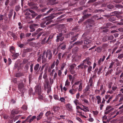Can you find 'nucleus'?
Returning a JSON list of instances; mask_svg holds the SVG:
<instances>
[{
    "label": "nucleus",
    "mask_w": 123,
    "mask_h": 123,
    "mask_svg": "<svg viewBox=\"0 0 123 123\" xmlns=\"http://www.w3.org/2000/svg\"><path fill=\"white\" fill-rule=\"evenodd\" d=\"M25 34L24 33H21L20 35V37L21 39L25 38Z\"/></svg>",
    "instance_id": "51"
},
{
    "label": "nucleus",
    "mask_w": 123,
    "mask_h": 123,
    "mask_svg": "<svg viewBox=\"0 0 123 123\" xmlns=\"http://www.w3.org/2000/svg\"><path fill=\"white\" fill-rule=\"evenodd\" d=\"M66 106L67 110L70 111H72V107L70 104H68L65 105Z\"/></svg>",
    "instance_id": "15"
},
{
    "label": "nucleus",
    "mask_w": 123,
    "mask_h": 123,
    "mask_svg": "<svg viewBox=\"0 0 123 123\" xmlns=\"http://www.w3.org/2000/svg\"><path fill=\"white\" fill-rule=\"evenodd\" d=\"M113 71V70L112 69H108V71L105 74L106 76L110 75L111 74L112 71Z\"/></svg>",
    "instance_id": "26"
},
{
    "label": "nucleus",
    "mask_w": 123,
    "mask_h": 123,
    "mask_svg": "<svg viewBox=\"0 0 123 123\" xmlns=\"http://www.w3.org/2000/svg\"><path fill=\"white\" fill-rule=\"evenodd\" d=\"M74 102L76 106L78 105H81V104L79 102V100L77 99L75 100L74 101Z\"/></svg>",
    "instance_id": "31"
},
{
    "label": "nucleus",
    "mask_w": 123,
    "mask_h": 123,
    "mask_svg": "<svg viewBox=\"0 0 123 123\" xmlns=\"http://www.w3.org/2000/svg\"><path fill=\"white\" fill-rule=\"evenodd\" d=\"M43 113L42 112H41L40 113L38 116L37 117V120L38 121L42 117L43 115Z\"/></svg>",
    "instance_id": "21"
},
{
    "label": "nucleus",
    "mask_w": 123,
    "mask_h": 123,
    "mask_svg": "<svg viewBox=\"0 0 123 123\" xmlns=\"http://www.w3.org/2000/svg\"><path fill=\"white\" fill-rule=\"evenodd\" d=\"M89 84L90 87L91 88H92L94 86V84L92 78H90L88 83V84Z\"/></svg>",
    "instance_id": "14"
},
{
    "label": "nucleus",
    "mask_w": 123,
    "mask_h": 123,
    "mask_svg": "<svg viewBox=\"0 0 123 123\" xmlns=\"http://www.w3.org/2000/svg\"><path fill=\"white\" fill-rule=\"evenodd\" d=\"M77 113H79V116H81L82 117H84L85 118H86V116H84L82 114V112L80 111H77Z\"/></svg>",
    "instance_id": "33"
},
{
    "label": "nucleus",
    "mask_w": 123,
    "mask_h": 123,
    "mask_svg": "<svg viewBox=\"0 0 123 123\" xmlns=\"http://www.w3.org/2000/svg\"><path fill=\"white\" fill-rule=\"evenodd\" d=\"M86 22L87 24L88 25V26L89 27H92L94 24V21L91 19H88Z\"/></svg>",
    "instance_id": "9"
},
{
    "label": "nucleus",
    "mask_w": 123,
    "mask_h": 123,
    "mask_svg": "<svg viewBox=\"0 0 123 123\" xmlns=\"http://www.w3.org/2000/svg\"><path fill=\"white\" fill-rule=\"evenodd\" d=\"M70 72L72 74H75L76 73L74 69H69Z\"/></svg>",
    "instance_id": "63"
},
{
    "label": "nucleus",
    "mask_w": 123,
    "mask_h": 123,
    "mask_svg": "<svg viewBox=\"0 0 123 123\" xmlns=\"http://www.w3.org/2000/svg\"><path fill=\"white\" fill-rule=\"evenodd\" d=\"M42 55L41 54L38 56V58L37 59V61L38 62H41V58H42Z\"/></svg>",
    "instance_id": "57"
},
{
    "label": "nucleus",
    "mask_w": 123,
    "mask_h": 123,
    "mask_svg": "<svg viewBox=\"0 0 123 123\" xmlns=\"http://www.w3.org/2000/svg\"><path fill=\"white\" fill-rule=\"evenodd\" d=\"M116 18V17L115 16H113V17H110L109 18V20L111 22H112L115 20Z\"/></svg>",
    "instance_id": "28"
},
{
    "label": "nucleus",
    "mask_w": 123,
    "mask_h": 123,
    "mask_svg": "<svg viewBox=\"0 0 123 123\" xmlns=\"http://www.w3.org/2000/svg\"><path fill=\"white\" fill-rule=\"evenodd\" d=\"M91 15V14H87L86 15H84L83 16V19L86 18H88L89 16Z\"/></svg>",
    "instance_id": "59"
},
{
    "label": "nucleus",
    "mask_w": 123,
    "mask_h": 123,
    "mask_svg": "<svg viewBox=\"0 0 123 123\" xmlns=\"http://www.w3.org/2000/svg\"><path fill=\"white\" fill-rule=\"evenodd\" d=\"M108 46V45L107 43L103 44L102 46V48L104 49L106 48Z\"/></svg>",
    "instance_id": "53"
},
{
    "label": "nucleus",
    "mask_w": 123,
    "mask_h": 123,
    "mask_svg": "<svg viewBox=\"0 0 123 123\" xmlns=\"http://www.w3.org/2000/svg\"><path fill=\"white\" fill-rule=\"evenodd\" d=\"M53 110L55 112L59 110V108L58 106H54L53 107Z\"/></svg>",
    "instance_id": "34"
},
{
    "label": "nucleus",
    "mask_w": 123,
    "mask_h": 123,
    "mask_svg": "<svg viewBox=\"0 0 123 123\" xmlns=\"http://www.w3.org/2000/svg\"><path fill=\"white\" fill-rule=\"evenodd\" d=\"M123 57V53L118 55L117 58L119 59H121Z\"/></svg>",
    "instance_id": "61"
},
{
    "label": "nucleus",
    "mask_w": 123,
    "mask_h": 123,
    "mask_svg": "<svg viewBox=\"0 0 123 123\" xmlns=\"http://www.w3.org/2000/svg\"><path fill=\"white\" fill-rule=\"evenodd\" d=\"M39 64L38 63L36 64L35 65L34 67V69L35 72H36L38 70L39 67Z\"/></svg>",
    "instance_id": "23"
},
{
    "label": "nucleus",
    "mask_w": 123,
    "mask_h": 123,
    "mask_svg": "<svg viewBox=\"0 0 123 123\" xmlns=\"http://www.w3.org/2000/svg\"><path fill=\"white\" fill-rule=\"evenodd\" d=\"M18 113L19 112L17 110L14 109L12 110L9 116V118L11 119H12L14 117L15 114H18Z\"/></svg>",
    "instance_id": "8"
},
{
    "label": "nucleus",
    "mask_w": 123,
    "mask_h": 123,
    "mask_svg": "<svg viewBox=\"0 0 123 123\" xmlns=\"http://www.w3.org/2000/svg\"><path fill=\"white\" fill-rule=\"evenodd\" d=\"M53 97L54 99L56 100H59V97L56 94H54Z\"/></svg>",
    "instance_id": "58"
},
{
    "label": "nucleus",
    "mask_w": 123,
    "mask_h": 123,
    "mask_svg": "<svg viewBox=\"0 0 123 123\" xmlns=\"http://www.w3.org/2000/svg\"><path fill=\"white\" fill-rule=\"evenodd\" d=\"M76 66V65L75 64H74L70 66V67L69 68V69H74V68Z\"/></svg>",
    "instance_id": "64"
},
{
    "label": "nucleus",
    "mask_w": 123,
    "mask_h": 123,
    "mask_svg": "<svg viewBox=\"0 0 123 123\" xmlns=\"http://www.w3.org/2000/svg\"><path fill=\"white\" fill-rule=\"evenodd\" d=\"M83 84L82 82H81L79 86V88L78 89V91H81L82 88Z\"/></svg>",
    "instance_id": "35"
},
{
    "label": "nucleus",
    "mask_w": 123,
    "mask_h": 123,
    "mask_svg": "<svg viewBox=\"0 0 123 123\" xmlns=\"http://www.w3.org/2000/svg\"><path fill=\"white\" fill-rule=\"evenodd\" d=\"M6 16V14L4 15L0 14V22H1L3 20L4 17Z\"/></svg>",
    "instance_id": "41"
},
{
    "label": "nucleus",
    "mask_w": 123,
    "mask_h": 123,
    "mask_svg": "<svg viewBox=\"0 0 123 123\" xmlns=\"http://www.w3.org/2000/svg\"><path fill=\"white\" fill-rule=\"evenodd\" d=\"M42 30L43 29H40V28L38 29L37 30L36 32L32 34V37H34L36 36L37 37V39H38L39 37L43 33V32H40V31H42Z\"/></svg>",
    "instance_id": "2"
},
{
    "label": "nucleus",
    "mask_w": 123,
    "mask_h": 123,
    "mask_svg": "<svg viewBox=\"0 0 123 123\" xmlns=\"http://www.w3.org/2000/svg\"><path fill=\"white\" fill-rule=\"evenodd\" d=\"M108 40V36H104L102 39V41L104 42Z\"/></svg>",
    "instance_id": "47"
},
{
    "label": "nucleus",
    "mask_w": 123,
    "mask_h": 123,
    "mask_svg": "<svg viewBox=\"0 0 123 123\" xmlns=\"http://www.w3.org/2000/svg\"><path fill=\"white\" fill-rule=\"evenodd\" d=\"M23 75L24 74H23L18 73L16 74L15 76L16 77H19Z\"/></svg>",
    "instance_id": "46"
},
{
    "label": "nucleus",
    "mask_w": 123,
    "mask_h": 123,
    "mask_svg": "<svg viewBox=\"0 0 123 123\" xmlns=\"http://www.w3.org/2000/svg\"><path fill=\"white\" fill-rule=\"evenodd\" d=\"M29 94L30 96L32 94L33 95H34L35 94V93H33V90L32 88H31L29 89Z\"/></svg>",
    "instance_id": "32"
},
{
    "label": "nucleus",
    "mask_w": 123,
    "mask_h": 123,
    "mask_svg": "<svg viewBox=\"0 0 123 123\" xmlns=\"http://www.w3.org/2000/svg\"><path fill=\"white\" fill-rule=\"evenodd\" d=\"M121 95V94H119L117 96V97H120V99L119 100V102L120 103L123 100V96H120Z\"/></svg>",
    "instance_id": "42"
},
{
    "label": "nucleus",
    "mask_w": 123,
    "mask_h": 123,
    "mask_svg": "<svg viewBox=\"0 0 123 123\" xmlns=\"http://www.w3.org/2000/svg\"><path fill=\"white\" fill-rule=\"evenodd\" d=\"M10 50L11 53L13 54L15 53V48L13 46H11L10 47Z\"/></svg>",
    "instance_id": "27"
},
{
    "label": "nucleus",
    "mask_w": 123,
    "mask_h": 123,
    "mask_svg": "<svg viewBox=\"0 0 123 123\" xmlns=\"http://www.w3.org/2000/svg\"><path fill=\"white\" fill-rule=\"evenodd\" d=\"M100 90L102 92L101 93L102 95L105 94L106 92V89L105 88H104L103 84H102L100 85Z\"/></svg>",
    "instance_id": "10"
},
{
    "label": "nucleus",
    "mask_w": 123,
    "mask_h": 123,
    "mask_svg": "<svg viewBox=\"0 0 123 123\" xmlns=\"http://www.w3.org/2000/svg\"><path fill=\"white\" fill-rule=\"evenodd\" d=\"M96 51L98 53L102 51V48L101 47H98Z\"/></svg>",
    "instance_id": "62"
},
{
    "label": "nucleus",
    "mask_w": 123,
    "mask_h": 123,
    "mask_svg": "<svg viewBox=\"0 0 123 123\" xmlns=\"http://www.w3.org/2000/svg\"><path fill=\"white\" fill-rule=\"evenodd\" d=\"M82 80H80V81H77L75 83H74V84H73V85L72 86V87H74L75 88V85H79L80 83H81V82H82Z\"/></svg>",
    "instance_id": "30"
},
{
    "label": "nucleus",
    "mask_w": 123,
    "mask_h": 123,
    "mask_svg": "<svg viewBox=\"0 0 123 123\" xmlns=\"http://www.w3.org/2000/svg\"><path fill=\"white\" fill-rule=\"evenodd\" d=\"M55 0H50L49 1L50 4L51 5H53L55 3Z\"/></svg>",
    "instance_id": "55"
},
{
    "label": "nucleus",
    "mask_w": 123,
    "mask_h": 123,
    "mask_svg": "<svg viewBox=\"0 0 123 123\" xmlns=\"http://www.w3.org/2000/svg\"><path fill=\"white\" fill-rule=\"evenodd\" d=\"M118 89L117 85L115 84L113 85L112 87V90L114 92H116L117 91Z\"/></svg>",
    "instance_id": "29"
},
{
    "label": "nucleus",
    "mask_w": 123,
    "mask_h": 123,
    "mask_svg": "<svg viewBox=\"0 0 123 123\" xmlns=\"http://www.w3.org/2000/svg\"><path fill=\"white\" fill-rule=\"evenodd\" d=\"M90 87L89 84H88L86 88L83 90L84 93H86L87 92H90Z\"/></svg>",
    "instance_id": "13"
},
{
    "label": "nucleus",
    "mask_w": 123,
    "mask_h": 123,
    "mask_svg": "<svg viewBox=\"0 0 123 123\" xmlns=\"http://www.w3.org/2000/svg\"><path fill=\"white\" fill-rule=\"evenodd\" d=\"M115 62L112 61L111 63L110 64V65L109 67V69L113 67V65L114 64Z\"/></svg>",
    "instance_id": "54"
},
{
    "label": "nucleus",
    "mask_w": 123,
    "mask_h": 123,
    "mask_svg": "<svg viewBox=\"0 0 123 123\" xmlns=\"http://www.w3.org/2000/svg\"><path fill=\"white\" fill-rule=\"evenodd\" d=\"M36 117L35 116H34L32 117L31 118H30L29 119H28V122L29 123H30L35 119H36Z\"/></svg>",
    "instance_id": "24"
},
{
    "label": "nucleus",
    "mask_w": 123,
    "mask_h": 123,
    "mask_svg": "<svg viewBox=\"0 0 123 123\" xmlns=\"http://www.w3.org/2000/svg\"><path fill=\"white\" fill-rule=\"evenodd\" d=\"M114 6L112 4H110L108 5L107 7V10L110 11L111 10V9L114 8Z\"/></svg>",
    "instance_id": "17"
},
{
    "label": "nucleus",
    "mask_w": 123,
    "mask_h": 123,
    "mask_svg": "<svg viewBox=\"0 0 123 123\" xmlns=\"http://www.w3.org/2000/svg\"><path fill=\"white\" fill-rule=\"evenodd\" d=\"M28 6H34V3L33 1H29L28 2Z\"/></svg>",
    "instance_id": "38"
},
{
    "label": "nucleus",
    "mask_w": 123,
    "mask_h": 123,
    "mask_svg": "<svg viewBox=\"0 0 123 123\" xmlns=\"http://www.w3.org/2000/svg\"><path fill=\"white\" fill-rule=\"evenodd\" d=\"M18 89L21 93H23L25 91L24 88V84L22 82L19 83L18 84Z\"/></svg>",
    "instance_id": "3"
},
{
    "label": "nucleus",
    "mask_w": 123,
    "mask_h": 123,
    "mask_svg": "<svg viewBox=\"0 0 123 123\" xmlns=\"http://www.w3.org/2000/svg\"><path fill=\"white\" fill-rule=\"evenodd\" d=\"M46 55V51H44L43 54L42 59V63L45 62L47 61L46 58L45 57V55Z\"/></svg>",
    "instance_id": "12"
},
{
    "label": "nucleus",
    "mask_w": 123,
    "mask_h": 123,
    "mask_svg": "<svg viewBox=\"0 0 123 123\" xmlns=\"http://www.w3.org/2000/svg\"><path fill=\"white\" fill-rule=\"evenodd\" d=\"M46 57L48 58V59L49 60L51 59L52 57V54L51 51L49 50H47L46 52Z\"/></svg>",
    "instance_id": "7"
},
{
    "label": "nucleus",
    "mask_w": 123,
    "mask_h": 123,
    "mask_svg": "<svg viewBox=\"0 0 123 123\" xmlns=\"http://www.w3.org/2000/svg\"><path fill=\"white\" fill-rule=\"evenodd\" d=\"M115 6L116 8L118 9H122L123 8V6L121 4H116L115 5Z\"/></svg>",
    "instance_id": "20"
},
{
    "label": "nucleus",
    "mask_w": 123,
    "mask_h": 123,
    "mask_svg": "<svg viewBox=\"0 0 123 123\" xmlns=\"http://www.w3.org/2000/svg\"><path fill=\"white\" fill-rule=\"evenodd\" d=\"M52 40L48 37V39L46 41V43L48 44H51Z\"/></svg>",
    "instance_id": "56"
},
{
    "label": "nucleus",
    "mask_w": 123,
    "mask_h": 123,
    "mask_svg": "<svg viewBox=\"0 0 123 123\" xmlns=\"http://www.w3.org/2000/svg\"><path fill=\"white\" fill-rule=\"evenodd\" d=\"M118 12L115 11L114 12H112V13H110V14H111V16H114L116 14L117 15L118 14Z\"/></svg>",
    "instance_id": "52"
},
{
    "label": "nucleus",
    "mask_w": 123,
    "mask_h": 123,
    "mask_svg": "<svg viewBox=\"0 0 123 123\" xmlns=\"http://www.w3.org/2000/svg\"><path fill=\"white\" fill-rule=\"evenodd\" d=\"M113 108H112L107 111L105 110V114L106 115L108 114L111 111L113 110Z\"/></svg>",
    "instance_id": "43"
},
{
    "label": "nucleus",
    "mask_w": 123,
    "mask_h": 123,
    "mask_svg": "<svg viewBox=\"0 0 123 123\" xmlns=\"http://www.w3.org/2000/svg\"><path fill=\"white\" fill-rule=\"evenodd\" d=\"M77 37H78L77 35L73 36L71 38V40H72V41H71V42H73L76 40L77 39Z\"/></svg>",
    "instance_id": "25"
},
{
    "label": "nucleus",
    "mask_w": 123,
    "mask_h": 123,
    "mask_svg": "<svg viewBox=\"0 0 123 123\" xmlns=\"http://www.w3.org/2000/svg\"><path fill=\"white\" fill-rule=\"evenodd\" d=\"M64 38L62 33H60L57 35L56 41L57 42H58L60 41L62 42L63 41Z\"/></svg>",
    "instance_id": "5"
},
{
    "label": "nucleus",
    "mask_w": 123,
    "mask_h": 123,
    "mask_svg": "<svg viewBox=\"0 0 123 123\" xmlns=\"http://www.w3.org/2000/svg\"><path fill=\"white\" fill-rule=\"evenodd\" d=\"M20 8L21 7L19 5H18L16 6L15 10L17 12H18L20 10Z\"/></svg>",
    "instance_id": "48"
},
{
    "label": "nucleus",
    "mask_w": 123,
    "mask_h": 123,
    "mask_svg": "<svg viewBox=\"0 0 123 123\" xmlns=\"http://www.w3.org/2000/svg\"><path fill=\"white\" fill-rule=\"evenodd\" d=\"M103 66H101L99 68L98 71V75H100L101 73V71L103 68Z\"/></svg>",
    "instance_id": "40"
},
{
    "label": "nucleus",
    "mask_w": 123,
    "mask_h": 123,
    "mask_svg": "<svg viewBox=\"0 0 123 123\" xmlns=\"http://www.w3.org/2000/svg\"><path fill=\"white\" fill-rule=\"evenodd\" d=\"M66 45L64 43H61L59 46L61 49L63 50L65 49L66 48Z\"/></svg>",
    "instance_id": "18"
},
{
    "label": "nucleus",
    "mask_w": 123,
    "mask_h": 123,
    "mask_svg": "<svg viewBox=\"0 0 123 123\" xmlns=\"http://www.w3.org/2000/svg\"><path fill=\"white\" fill-rule=\"evenodd\" d=\"M56 15V14H53L50 16H48L46 17L44 21L40 23L41 27H42L44 28L46 26V25L50 24L53 21L52 19L55 17Z\"/></svg>",
    "instance_id": "1"
},
{
    "label": "nucleus",
    "mask_w": 123,
    "mask_h": 123,
    "mask_svg": "<svg viewBox=\"0 0 123 123\" xmlns=\"http://www.w3.org/2000/svg\"><path fill=\"white\" fill-rule=\"evenodd\" d=\"M91 59L89 57H87L83 61L82 65H85L87 64L89 66H90L91 64Z\"/></svg>",
    "instance_id": "6"
},
{
    "label": "nucleus",
    "mask_w": 123,
    "mask_h": 123,
    "mask_svg": "<svg viewBox=\"0 0 123 123\" xmlns=\"http://www.w3.org/2000/svg\"><path fill=\"white\" fill-rule=\"evenodd\" d=\"M72 89L70 90L69 91V93L73 95L74 94L75 92L77 91V89L78 88V87L75 88L72 87Z\"/></svg>",
    "instance_id": "11"
},
{
    "label": "nucleus",
    "mask_w": 123,
    "mask_h": 123,
    "mask_svg": "<svg viewBox=\"0 0 123 123\" xmlns=\"http://www.w3.org/2000/svg\"><path fill=\"white\" fill-rule=\"evenodd\" d=\"M115 61L116 62V64L117 66H120V63L117 59H116Z\"/></svg>",
    "instance_id": "50"
},
{
    "label": "nucleus",
    "mask_w": 123,
    "mask_h": 123,
    "mask_svg": "<svg viewBox=\"0 0 123 123\" xmlns=\"http://www.w3.org/2000/svg\"><path fill=\"white\" fill-rule=\"evenodd\" d=\"M91 42V40L86 38L84 40V44L85 45H87L90 43Z\"/></svg>",
    "instance_id": "19"
},
{
    "label": "nucleus",
    "mask_w": 123,
    "mask_h": 123,
    "mask_svg": "<svg viewBox=\"0 0 123 123\" xmlns=\"http://www.w3.org/2000/svg\"><path fill=\"white\" fill-rule=\"evenodd\" d=\"M116 17H117L118 18L121 19V21L122 22H123V19H122L123 18V16L121 15L117 14Z\"/></svg>",
    "instance_id": "45"
},
{
    "label": "nucleus",
    "mask_w": 123,
    "mask_h": 123,
    "mask_svg": "<svg viewBox=\"0 0 123 123\" xmlns=\"http://www.w3.org/2000/svg\"><path fill=\"white\" fill-rule=\"evenodd\" d=\"M73 32H72L67 34L66 35H65V37L67 38L73 35Z\"/></svg>",
    "instance_id": "36"
},
{
    "label": "nucleus",
    "mask_w": 123,
    "mask_h": 123,
    "mask_svg": "<svg viewBox=\"0 0 123 123\" xmlns=\"http://www.w3.org/2000/svg\"><path fill=\"white\" fill-rule=\"evenodd\" d=\"M29 27L31 29L30 31V32H33L35 31L34 28L32 25H30Z\"/></svg>",
    "instance_id": "44"
},
{
    "label": "nucleus",
    "mask_w": 123,
    "mask_h": 123,
    "mask_svg": "<svg viewBox=\"0 0 123 123\" xmlns=\"http://www.w3.org/2000/svg\"><path fill=\"white\" fill-rule=\"evenodd\" d=\"M83 43V41H77L76 42H75L74 43V44L78 45H80L82 44Z\"/></svg>",
    "instance_id": "39"
},
{
    "label": "nucleus",
    "mask_w": 123,
    "mask_h": 123,
    "mask_svg": "<svg viewBox=\"0 0 123 123\" xmlns=\"http://www.w3.org/2000/svg\"><path fill=\"white\" fill-rule=\"evenodd\" d=\"M47 77L48 75L47 74V72L45 71L44 73L43 76V78L44 79L46 80L47 79Z\"/></svg>",
    "instance_id": "49"
},
{
    "label": "nucleus",
    "mask_w": 123,
    "mask_h": 123,
    "mask_svg": "<svg viewBox=\"0 0 123 123\" xmlns=\"http://www.w3.org/2000/svg\"><path fill=\"white\" fill-rule=\"evenodd\" d=\"M13 13L12 11L11 10L9 13L8 16L9 18V21L11 20V18L12 15Z\"/></svg>",
    "instance_id": "22"
},
{
    "label": "nucleus",
    "mask_w": 123,
    "mask_h": 123,
    "mask_svg": "<svg viewBox=\"0 0 123 123\" xmlns=\"http://www.w3.org/2000/svg\"><path fill=\"white\" fill-rule=\"evenodd\" d=\"M112 25V24L110 23L109 22L106 24H105L104 25H106V26H104V27H102V29H106L109 28L110 27H111V26Z\"/></svg>",
    "instance_id": "16"
},
{
    "label": "nucleus",
    "mask_w": 123,
    "mask_h": 123,
    "mask_svg": "<svg viewBox=\"0 0 123 123\" xmlns=\"http://www.w3.org/2000/svg\"><path fill=\"white\" fill-rule=\"evenodd\" d=\"M34 89L35 93L37 94L38 95H41L42 92V89L40 85H37L35 86Z\"/></svg>",
    "instance_id": "4"
},
{
    "label": "nucleus",
    "mask_w": 123,
    "mask_h": 123,
    "mask_svg": "<svg viewBox=\"0 0 123 123\" xmlns=\"http://www.w3.org/2000/svg\"><path fill=\"white\" fill-rule=\"evenodd\" d=\"M123 112H122L121 110H120L118 111L116 113V115L117 116L118 115H120V114H123Z\"/></svg>",
    "instance_id": "60"
},
{
    "label": "nucleus",
    "mask_w": 123,
    "mask_h": 123,
    "mask_svg": "<svg viewBox=\"0 0 123 123\" xmlns=\"http://www.w3.org/2000/svg\"><path fill=\"white\" fill-rule=\"evenodd\" d=\"M53 115V113H52L50 111H47L45 114V115L46 116H49L51 115Z\"/></svg>",
    "instance_id": "37"
}]
</instances>
